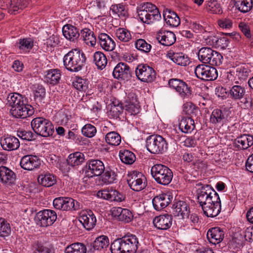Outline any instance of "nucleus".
<instances>
[{
	"label": "nucleus",
	"mask_w": 253,
	"mask_h": 253,
	"mask_svg": "<svg viewBox=\"0 0 253 253\" xmlns=\"http://www.w3.org/2000/svg\"><path fill=\"white\" fill-rule=\"evenodd\" d=\"M109 245V239L106 236H100L97 238L93 243L92 247L95 250H101Z\"/></svg>",
	"instance_id": "nucleus-43"
},
{
	"label": "nucleus",
	"mask_w": 253,
	"mask_h": 253,
	"mask_svg": "<svg viewBox=\"0 0 253 253\" xmlns=\"http://www.w3.org/2000/svg\"><path fill=\"white\" fill-rule=\"evenodd\" d=\"M11 233V227L9 224L2 218H0V236L5 237L8 236Z\"/></svg>",
	"instance_id": "nucleus-53"
},
{
	"label": "nucleus",
	"mask_w": 253,
	"mask_h": 253,
	"mask_svg": "<svg viewBox=\"0 0 253 253\" xmlns=\"http://www.w3.org/2000/svg\"><path fill=\"white\" fill-rule=\"evenodd\" d=\"M225 119V112L217 109L212 111L210 117V122L213 124H223Z\"/></svg>",
	"instance_id": "nucleus-41"
},
{
	"label": "nucleus",
	"mask_w": 253,
	"mask_h": 253,
	"mask_svg": "<svg viewBox=\"0 0 253 253\" xmlns=\"http://www.w3.org/2000/svg\"><path fill=\"white\" fill-rule=\"evenodd\" d=\"M19 48L23 52H29L33 47L34 42L31 38L20 39L18 42Z\"/></svg>",
	"instance_id": "nucleus-48"
},
{
	"label": "nucleus",
	"mask_w": 253,
	"mask_h": 253,
	"mask_svg": "<svg viewBox=\"0 0 253 253\" xmlns=\"http://www.w3.org/2000/svg\"><path fill=\"white\" fill-rule=\"evenodd\" d=\"M16 177L15 173L9 168L4 166L0 167V179L2 182L12 185L14 184Z\"/></svg>",
	"instance_id": "nucleus-25"
},
{
	"label": "nucleus",
	"mask_w": 253,
	"mask_h": 253,
	"mask_svg": "<svg viewBox=\"0 0 253 253\" xmlns=\"http://www.w3.org/2000/svg\"><path fill=\"white\" fill-rule=\"evenodd\" d=\"M234 145L240 149H246L253 145V136L244 134L238 137L234 141Z\"/></svg>",
	"instance_id": "nucleus-28"
},
{
	"label": "nucleus",
	"mask_w": 253,
	"mask_h": 253,
	"mask_svg": "<svg viewBox=\"0 0 253 253\" xmlns=\"http://www.w3.org/2000/svg\"><path fill=\"white\" fill-rule=\"evenodd\" d=\"M105 141L110 145L118 146L121 141V136L115 131H111L106 135Z\"/></svg>",
	"instance_id": "nucleus-44"
},
{
	"label": "nucleus",
	"mask_w": 253,
	"mask_h": 253,
	"mask_svg": "<svg viewBox=\"0 0 253 253\" xmlns=\"http://www.w3.org/2000/svg\"><path fill=\"white\" fill-rule=\"evenodd\" d=\"M81 39L84 41L86 44L93 46L96 42V39L94 33L89 29L84 28L81 31Z\"/></svg>",
	"instance_id": "nucleus-32"
},
{
	"label": "nucleus",
	"mask_w": 253,
	"mask_h": 253,
	"mask_svg": "<svg viewBox=\"0 0 253 253\" xmlns=\"http://www.w3.org/2000/svg\"><path fill=\"white\" fill-rule=\"evenodd\" d=\"M232 72L234 75L240 80L246 79L249 74L248 69L243 65L236 67Z\"/></svg>",
	"instance_id": "nucleus-50"
},
{
	"label": "nucleus",
	"mask_w": 253,
	"mask_h": 253,
	"mask_svg": "<svg viewBox=\"0 0 253 253\" xmlns=\"http://www.w3.org/2000/svg\"><path fill=\"white\" fill-rule=\"evenodd\" d=\"M31 127L36 133L42 137L52 135L54 132V127L51 122L42 117L34 119L31 123Z\"/></svg>",
	"instance_id": "nucleus-5"
},
{
	"label": "nucleus",
	"mask_w": 253,
	"mask_h": 253,
	"mask_svg": "<svg viewBox=\"0 0 253 253\" xmlns=\"http://www.w3.org/2000/svg\"><path fill=\"white\" fill-rule=\"evenodd\" d=\"M0 143L3 149L7 151L16 150L20 146L19 140L12 136L1 138Z\"/></svg>",
	"instance_id": "nucleus-24"
},
{
	"label": "nucleus",
	"mask_w": 253,
	"mask_h": 253,
	"mask_svg": "<svg viewBox=\"0 0 253 253\" xmlns=\"http://www.w3.org/2000/svg\"><path fill=\"white\" fill-rule=\"evenodd\" d=\"M93 62L98 69L102 70L107 65V59L103 52L96 51L93 55Z\"/></svg>",
	"instance_id": "nucleus-37"
},
{
	"label": "nucleus",
	"mask_w": 253,
	"mask_h": 253,
	"mask_svg": "<svg viewBox=\"0 0 253 253\" xmlns=\"http://www.w3.org/2000/svg\"><path fill=\"white\" fill-rule=\"evenodd\" d=\"M57 219L56 212L51 210L46 209L39 211L35 219L37 225L41 227H47L52 225Z\"/></svg>",
	"instance_id": "nucleus-8"
},
{
	"label": "nucleus",
	"mask_w": 253,
	"mask_h": 253,
	"mask_svg": "<svg viewBox=\"0 0 253 253\" xmlns=\"http://www.w3.org/2000/svg\"><path fill=\"white\" fill-rule=\"evenodd\" d=\"M124 109L122 104L118 103V105H113L111 106L108 114L114 118H117L123 112Z\"/></svg>",
	"instance_id": "nucleus-58"
},
{
	"label": "nucleus",
	"mask_w": 253,
	"mask_h": 253,
	"mask_svg": "<svg viewBox=\"0 0 253 253\" xmlns=\"http://www.w3.org/2000/svg\"><path fill=\"white\" fill-rule=\"evenodd\" d=\"M86 248L85 246L81 243H75L68 246L64 251V253H86Z\"/></svg>",
	"instance_id": "nucleus-38"
},
{
	"label": "nucleus",
	"mask_w": 253,
	"mask_h": 253,
	"mask_svg": "<svg viewBox=\"0 0 253 253\" xmlns=\"http://www.w3.org/2000/svg\"><path fill=\"white\" fill-rule=\"evenodd\" d=\"M234 1L236 8L241 12H248L252 8V0H234Z\"/></svg>",
	"instance_id": "nucleus-36"
},
{
	"label": "nucleus",
	"mask_w": 253,
	"mask_h": 253,
	"mask_svg": "<svg viewBox=\"0 0 253 253\" xmlns=\"http://www.w3.org/2000/svg\"><path fill=\"white\" fill-rule=\"evenodd\" d=\"M151 173L155 181L159 184L168 185L171 181L173 173L168 167L162 165H154L151 169Z\"/></svg>",
	"instance_id": "nucleus-4"
},
{
	"label": "nucleus",
	"mask_w": 253,
	"mask_h": 253,
	"mask_svg": "<svg viewBox=\"0 0 253 253\" xmlns=\"http://www.w3.org/2000/svg\"><path fill=\"white\" fill-rule=\"evenodd\" d=\"M241 236H243L245 241H249L250 242L253 241V225L251 227L247 228L243 232V234H241Z\"/></svg>",
	"instance_id": "nucleus-63"
},
{
	"label": "nucleus",
	"mask_w": 253,
	"mask_h": 253,
	"mask_svg": "<svg viewBox=\"0 0 253 253\" xmlns=\"http://www.w3.org/2000/svg\"><path fill=\"white\" fill-rule=\"evenodd\" d=\"M20 164L21 167L23 169L32 170L39 167L41 165V161L35 155H27L21 159Z\"/></svg>",
	"instance_id": "nucleus-13"
},
{
	"label": "nucleus",
	"mask_w": 253,
	"mask_h": 253,
	"mask_svg": "<svg viewBox=\"0 0 253 253\" xmlns=\"http://www.w3.org/2000/svg\"><path fill=\"white\" fill-rule=\"evenodd\" d=\"M86 58L84 52L79 49H72L63 57V65L65 68L70 71L77 72L84 66Z\"/></svg>",
	"instance_id": "nucleus-2"
},
{
	"label": "nucleus",
	"mask_w": 253,
	"mask_h": 253,
	"mask_svg": "<svg viewBox=\"0 0 253 253\" xmlns=\"http://www.w3.org/2000/svg\"><path fill=\"white\" fill-rule=\"evenodd\" d=\"M143 16H145V19H143V24L148 25L152 24L155 21H159L161 18L160 11H155L154 13H146Z\"/></svg>",
	"instance_id": "nucleus-49"
},
{
	"label": "nucleus",
	"mask_w": 253,
	"mask_h": 253,
	"mask_svg": "<svg viewBox=\"0 0 253 253\" xmlns=\"http://www.w3.org/2000/svg\"><path fill=\"white\" fill-rule=\"evenodd\" d=\"M167 56L178 65L185 66L189 63L188 56L181 52L174 53L170 51L167 53Z\"/></svg>",
	"instance_id": "nucleus-30"
},
{
	"label": "nucleus",
	"mask_w": 253,
	"mask_h": 253,
	"mask_svg": "<svg viewBox=\"0 0 253 253\" xmlns=\"http://www.w3.org/2000/svg\"><path fill=\"white\" fill-rule=\"evenodd\" d=\"M199 113L198 109L194 107H190V109L187 111L186 113L190 117L183 118L179 124V128L182 132L187 133H190L195 128V124L194 119L196 117L197 113Z\"/></svg>",
	"instance_id": "nucleus-9"
},
{
	"label": "nucleus",
	"mask_w": 253,
	"mask_h": 253,
	"mask_svg": "<svg viewBox=\"0 0 253 253\" xmlns=\"http://www.w3.org/2000/svg\"><path fill=\"white\" fill-rule=\"evenodd\" d=\"M198 201L208 217L216 216L221 211L219 195L210 185H206L198 192Z\"/></svg>",
	"instance_id": "nucleus-1"
},
{
	"label": "nucleus",
	"mask_w": 253,
	"mask_h": 253,
	"mask_svg": "<svg viewBox=\"0 0 253 253\" xmlns=\"http://www.w3.org/2000/svg\"><path fill=\"white\" fill-rule=\"evenodd\" d=\"M85 174L87 176L92 177L101 175L105 170L103 163L99 160H89L86 164Z\"/></svg>",
	"instance_id": "nucleus-11"
},
{
	"label": "nucleus",
	"mask_w": 253,
	"mask_h": 253,
	"mask_svg": "<svg viewBox=\"0 0 253 253\" xmlns=\"http://www.w3.org/2000/svg\"><path fill=\"white\" fill-rule=\"evenodd\" d=\"M75 88L80 91H85L88 88V83L87 81L82 78H78L75 82L73 83Z\"/></svg>",
	"instance_id": "nucleus-59"
},
{
	"label": "nucleus",
	"mask_w": 253,
	"mask_h": 253,
	"mask_svg": "<svg viewBox=\"0 0 253 253\" xmlns=\"http://www.w3.org/2000/svg\"><path fill=\"white\" fill-rule=\"evenodd\" d=\"M7 104L11 107V109L17 108L24 103L22 95L18 93H12L8 95Z\"/></svg>",
	"instance_id": "nucleus-31"
},
{
	"label": "nucleus",
	"mask_w": 253,
	"mask_h": 253,
	"mask_svg": "<svg viewBox=\"0 0 253 253\" xmlns=\"http://www.w3.org/2000/svg\"><path fill=\"white\" fill-rule=\"evenodd\" d=\"M111 10L113 14H116L118 16L125 17L127 13V11L125 6L123 4L112 5Z\"/></svg>",
	"instance_id": "nucleus-57"
},
{
	"label": "nucleus",
	"mask_w": 253,
	"mask_h": 253,
	"mask_svg": "<svg viewBox=\"0 0 253 253\" xmlns=\"http://www.w3.org/2000/svg\"><path fill=\"white\" fill-rule=\"evenodd\" d=\"M173 213L174 216H181L182 218L189 217L190 210L187 204L179 201L173 205Z\"/></svg>",
	"instance_id": "nucleus-23"
},
{
	"label": "nucleus",
	"mask_w": 253,
	"mask_h": 253,
	"mask_svg": "<svg viewBox=\"0 0 253 253\" xmlns=\"http://www.w3.org/2000/svg\"><path fill=\"white\" fill-rule=\"evenodd\" d=\"M11 115L16 118H26L34 114L33 107L25 102L17 108L10 109Z\"/></svg>",
	"instance_id": "nucleus-17"
},
{
	"label": "nucleus",
	"mask_w": 253,
	"mask_h": 253,
	"mask_svg": "<svg viewBox=\"0 0 253 253\" xmlns=\"http://www.w3.org/2000/svg\"><path fill=\"white\" fill-rule=\"evenodd\" d=\"M84 161V155L80 152L70 154L67 160L68 164L72 167L81 165Z\"/></svg>",
	"instance_id": "nucleus-34"
},
{
	"label": "nucleus",
	"mask_w": 253,
	"mask_h": 253,
	"mask_svg": "<svg viewBox=\"0 0 253 253\" xmlns=\"http://www.w3.org/2000/svg\"><path fill=\"white\" fill-rule=\"evenodd\" d=\"M119 156L122 162L126 164H132L135 160V156L134 154L129 150H120Z\"/></svg>",
	"instance_id": "nucleus-40"
},
{
	"label": "nucleus",
	"mask_w": 253,
	"mask_h": 253,
	"mask_svg": "<svg viewBox=\"0 0 253 253\" xmlns=\"http://www.w3.org/2000/svg\"><path fill=\"white\" fill-rule=\"evenodd\" d=\"M170 87L175 89L182 97L189 96L191 94L190 88L183 81L177 79H171L169 80Z\"/></svg>",
	"instance_id": "nucleus-16"
},
{
	"label": "nucleus",
	"mask_w": 253,
	"mask_h": 253,
	"mask_svg": "<svg viewBox=\"0 0 253 253\" xmlns=\"http://www.w3.org/2000/svg\"><path fill=\"white\" fill-rule=\"evenodd\" d=\"M159 11L155 5L150 2H143V15L146 13H154V11Z\"/></svg>",
	"instance_id": "nucleus-62"
},
{
	"label": "nucleus",
	"mask_w": 253,
	"mask_h": 253,
	"mask_svg": "<svg viewBox=\"0 0 253 253\" xmlns=\"http://www.w3.org/2000/svg\"><path fill=\"white\" fill-rule=\"evenodd\" d=\"M38 180L40 184L44 187H50L56 183L55 177L50 173L41 174Z\"/></svg>",
	"instance_id": "nucleus-39"
},
{
	"label": "nucleus",
	"mask_w": 253,
	"mask_h": 253,
	"mask_svg": "<svg viewBox=\"0 0 253 253\" xmlns=\"http://www.w3.org/2000/svg\"><path fill=\"white\" fill-rule=\"evenodd\" d=\"M163 15L166 24L171 27H176L180 23V20L177 14L168 8H165Z\"/></svg>",
	"instance_id": "nucleus-22"
},
{
	"label": "nucleus",
	"mask_w": 253,
	"mask_h": 253,
	"mask_svg": "<svg viewBox=\"0 0 253 253\" xmlns=\"http://www.w3.org/2000/svg\"><path fill=\"white\" fill-rule=\"evenodd\" d=\"M54 207L62 211H77L80 209V204L72 198L61 197L55 198L53 201Z\"/></svg>",
	"instance_id": "nucleus-7"
},
{
	"label": "nucleus",
	"mask_w": 253,
	"mask_h": 253,
	"mask_svg": "<svg viewBox=\"0 0 253 253\" xmlns=\"http://www.w3.org/2000/svg\"><path fill=\"white\" fill-rule=\"evenodd\" d=\"M172 196L169 193L159 194L153 198L152 203L154 209L160 211L166 208L171 202Z\"/></svg>",
	"instance_id": "nucleus-15"
},
{
	"label": "nucleus",
	"mask_w": 253,
	"mask_h": 253,
	"mask_svg": "<svg viewBox=\"0 0 253 253\" xmlns=\"http://www.w3.org/2000/svg\"><path fill=\"white\" fill-rule=\"evenodd\" d=\"M100 45L106 51H113L116 46L113 40L105 33H101L98 35Z\"/></svg>",
	"instance_id": "nucleus-29"
},
{
	"label": "nucleus",
	"mask_w": 253,
	"mask_h": 253,
	"mask_svg": "<svg viewBox=\"0 0 253 253\" xmlns=\"http://www.w3.org/2000/svg\"><path fill=\"white\" fill-rule=\"evenodd\" d=\"M45 78L48 83L52 85L56 84L61 78L60 71L58 69H51L47 71Z\"/></svg>",
	"instance_id": "nucleus-35"
},
{
	"label": "nucleus",
	"mask_w": 253,
	"mask_h": 253,
	"mask_svg": "<svg viewBox=\"0 0 253 253\" xmlns=\"http://www.w3.org/2000/svg\"><path fill=\"white\" fill-rule=\"evenodd\" d=\"M211 56V57L209 59L207 64L212 66H219L221 64L222 56L219 53L214 50Z\"/></svg>",
	"instance_id": "nucleus-56"
},
{
	"label": "nucleus",
	"mask_w": 253,
	"mask_h": 253,
	"mask_svg": "<svg viewBox=\"0 0 253 253\" xmlns=\"http://www.w3.org/2000/svg\"><path fill=\"white\" fill-rule=\"evenodd\" d=\"M96 127L91 124H86L82 129L83 134L88 138L93 137L96 133Z\"/></svg>",
	"instance_id": "nucleus-55"
},
{
	"label": "nucleus",
	"mask_w": 253,
	"mask_h": 253,
	"mask_svg": "<svg viewBox=\"0 0 253 253\" xmlns=\"http://www.w3.org/2000/svg\"><path fill=\"white\" fill-rule=\"evenodd\" d=\"M214 51L210 47H203L201 48L198 54L199 59L203 63L207 64L209 59L211 58V56Z\"/></svg>",
	"instance_id": "nucleus-46"
},
{
	"label": "nucleus",
	"mask_w": 253,
	"mask_h": 253,
	"mask_svg": "<svg viewBox=\"0 0 253 253\" xmlns=\"http://www.w3.org/2000/svg\"><path fill=\"white\" fill-rule=\"evenodd\" d=\"M117 169L106 168L102 175V180L104 183L110 184L115 182L118 176Z\"/></svg>",
	"instance_id": "nucleus-33"
},
{
	"label": "nucleus",
	"mask_w": 253,
	"mask_h": 253,
	"mask_svg": "<svg viewBox=\"0 0 253 253\" xmlns=\"http://www.w3.org/2000/svg\"><path fill=\"white\" fill-rule=\"evenodd\" d=\"M30 0H17L11 3L10 10L13 12L18 11L26 7L29 4Z\"/></svg>",
	"instance_id": "nucleus-54"
},
{
	"label": "nucleus",
	"mask_w": 253,
	"mask_h": 253,
	"mask_svg": "<svg viewBox=\"0 0 253 253\" xmlns=\"http://www.w3.org/2000/svg\"><path fill=\"white\" fill-rule=\"evenodd\" d=\"M157 33V39L164 45L170 46L175 42V36L172 32L161 29Z\"/></svg>",
	"instance_id": "nucleus-20"
},
{
	"label": "nucleus",
	"mask_w": 253,
	"mask_h": 253,
	"mask_svg": "<svg viewBox=\"0 0 253 253\" xmlns=\"http://www.w3.org/2000/svg\"><path fill=\"white\" fill-rule=\"evenodd\" d=\"M138 244V239L131 234L114 240L111 243L110 250L112 253H135Z\"/></svg>",
	"instance_id": "nucleus-3"
},
{
	"label": "nucleus",
	"mask_w": 253,
	"mask_h": 253,
	"mask_svg": "<svg viewBox=\"0 0 253 253\" xmlns=\"http://www.w3.org/2000/svg\"><path fill=\"white\" fill-rule=\"evenodd\" d=\"M132 177L131 179L127 180V183L130 187L134 191L139 192L142 190V180L141 178Z\"/></svg>",
	"instance_id": "nucleus-51"
},
{
	"label": "nucleus",
	"mask_w": 253,
	"mask_h": 253,
	"mask_svg": "<svg viewBox=\"0 0 253 253\" xmlns=\"http://www.w3.org/2000/svg\"><path fill=\"white\" fill-rule=\"evenodd\" d=\"M116 35L119 40L124 42H127L131 38L129 31L124 28L117 29L116 31Z\"/></svg>",
	"instance_id": "nucleus-52"
},
{
	"label": "nucleus",
	"mask_w": 253,
	"mask_h": 253,
	"mask_svg": "<svg viewBox=\"0 0 253 253\" xmlns=\"http://www.w3.org/2000/svg\"><path fill=\"white\" fill-rule=\"evenodd\" d=\"M17 135L23 140L32 141L35 139V135L31 131L19 130L17 132Z\"/></svg>",
	"instance_id": "nucleus-60"
},
{
	"label": "nucleus",
	"mask_w": 253,
	"mask_h": 253,
	"mask_svg": "<svg viewBox=\"0 0 253 253\" xmlns=\"http://www.w3.org/2000/svg\"><path fill=\"white\" fill-rule=\"evenodd\" d=\"M79 221L87 230H90L94 228L96 223V218L91 210L82 211L79 217Z\"/></svg>",
	"instance_id": "nucleus-12"
},
{
	"label": "nucleus",
	"mask_w": 253,
	"mask_h": 253,
	"mask_svg": "<svg viewBox=\"0 0 253 253\" xmlns=\"http://www.w3.org/2000/svg\"><path fill=\"white\" fill-rule=\"evenodd\" d=\"M229 91L231 97L234 99L243 98L246 93L245 87L239 85H235L232 86Z\"/></svg>",
	"instance_id": "nucleus-42"
},
{
	"label": "nucleus",
	"mask_w": 253,
	"mask_h": 253,
	"mask_svg": "<svg viewBox=\"0 0 253 253\" xmlns=\"http://www.w3.org/2000/svg\"><path fill=\"white\" fill-rule=\"evenodd\" d=\"M195 73L197 78L205 81H212L217 77L216 69L205 64H200L196 66Z\"/></svg>",
	"instance_id": "nucleus-10"
},
{
	"label": "nucleus",
	"mask_w": 253,
	"mask_h": 253,
	"mask_svg": "<svg viewBox=\"0 0 253 253\" xmlns=\"http://www.w3.org/2000/svg\"><path fill=\"white\" fill-rule=\"evenodd\" d=\"M143 82L151 83L155 78L156 73L154 70L151 67L143 64Z\"/></svg>",
	"instance_id": "nucleus-47"
},
{
	"label": "nucleus",
	"mask_w": 253,
	"mask_h": 253,
	"mask_svg": "<svg viewBox=\"0 0 253 253\" xmlns=\"http://www.w3.org/2000/svg\"><path fill=\"white\" fill-rule=\"evenodd\" d=\"M97 196L99 198L111 201L122 202L125 199V196L123 194L112 189L99 191Z\"/></svg>",
	"instance_id": "nucleus-18"
},
{
	"label": "nucleus",
	"mask_w": 253,
	"mask_h": 253,
	"mask_svg": "<svg viewBox=\"0 0 253 253\" xmlns=\"http://www.w3.org/2000/svg\"><path fill=\"white\" fill-rule=\"evenodd\" d=\"M145 147L152 154H162L167 150L168 144L162 136L152 135L147 138Z\"/></svg>",
	"instance_id": "nucleus-6"
},
{
	"label": "nucleus",
	"mask_w": 253,
	"mask_h": 253,
	"mask_svg": "<svg viewBox=\"0 0 253 253\" xmlns=\"http://www.w3.org/2000/svg\"><path fill=\"white\" fill-rule=\"evenodd\" d=\"M224 231L218 227L210 229L207 234V239L209 242L213 245L220 243L224 238Z\"/></svg>",
	"instance_id": "nucleus-21"
},
{
	"label": "nucleus",
	"mask_w": 253,
	"mask_h": 253,
	"mask_svg": "<svg viewBox=\"0 0 253 253\" xmlns=\"http://www.w3.org/2000/svg\"><path fill=\"white\" fill-rule=\"evenodd\" d=\"M206 10L212 13L220 14L222 13V8L220 4L215 0H208L206 1Z\"/></svg>",
	"instance_id": "nucleus-45"
},
{
	"label": "nucleus",
	"mask_w": 253,
	"mask_h": 253,
	"mask_svg": "<svg viewBox=\"0 0 253 253\" xmlns=\"http://www.w3.org/2000/svg\"><path fill=\"white\" fill-rule=\"evenodd\" d=\"M128 98L125 103L126 111L129 112L132 115H136L140 112V106L137 102L135 94L133 93H129Z\"/></svg>",
	"instance_id": "nucleus-26"
},
{
	"label": "nucleus",
	"mask_w": 253,
	"mask_h": 253,
	"mask_svg": "<svg viewBox=\"0 0 253 253\" xmlns=\"http://www.w3.org/2000/svg\"><path fill=\"white\" fill-rule=\"evenodd\" d=\"M45 95V89L42 86L38 85L35 92V97L42 100Z\"/></svg>",
	"instance_id": "nucleus-64"
},
{
	"label": "nucleus",
	"mask_w": 253,
	"mask_h": 253,
	"mask_svg": "<svg viewBox=\"0 0 253 253\" xmlns=\"http://www.w3.org/2000/svg\"><path fill=\"white\" fill-rule=\"evenodd\" d=\"M65 38L71 42H75L80 37L79 29L71 24H66L62 28Z\"/></svg>",
	"instance_id": "nucleus-27"
},
{
	"label": "nucleus",
	"mask_w": 253,
	"mask_h": 253,
	"mask_svg": "<svg viewBox=\"0 0 253 253\" xmlns=\"http://www.w3.org/2000/svg\"><path fill=\"white\" fill-rule=\"evenodd\" d=\"M172 220V216L168 214H166L155 217L153 219V222L157 229L167 230L171 226Z\"/></svg>",
	"instance_id": "nucleus-19"
},
{
	"label": "nucleus",
	"mask_w": 253,
	"mask_h": 253,
	"mask_svg": "<svg viewBox=\"0 0 253 253\" xmlns=\"http://www.w3.org/2000/svg\"><path fill=\"white\" fill-rule=\"evenodd\" d=\"M122 213L120 215V217H119V220L124 222L125 223H128L133 218V215L131 212L128 209H124L123 210H121Z\"/></svg>",
	"instance_id": "nucleus-61"
},
{
	"label": "nucleus",
	"mask_w": 253,
	"mask_h": 253,
	"mask_svg": "<svg viewBox=\"0 0 253 253\" xmlns=\"http://www.w3.org/2000/svg\"><path fill=\"white\" fill-rule=\"evenodd\" d=\"M113 76L121 80H128L131 77L130 67L126 63H119L114 69Z\"/></svg>",
	"instance_id": "nucleus-14"
}]
</instances>
